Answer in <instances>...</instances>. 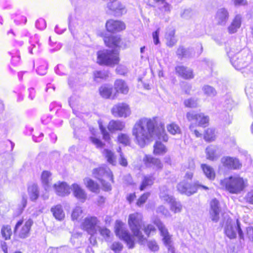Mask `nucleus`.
Wrapping results in <instances>:
<instances>
[{"label":"nucleus","mask_w":253,"mask_h":253,"mask_svg":"<svg viewBox=\"0 0 253 253\" xmlns=\"http://www.w3.org/2000/svg\"><path fill=\"white\" fill-rule=\"evenodd\" d=\"M230 62L233 67L237 70H241L247 67L251 63L252 57L248 50H243L235 54L232 50L227 52Z\"/></svg>","instance_id":"4"},{"label":"nucleus","mask_w":253,"mask_h":253,"mask_svg":"<svg viewBox=\"0 0 253 253\" xmlns=\"http://www.w3.org/2000/svg\"><path fill=\"white\" fill-rule=\"evenodd\" d=\"M72 189L74 196L81 202H84L86 199V194L84 191L76 183L72 184Z\"/></svg>","instance_id":"24"},{"label":"nucleus","mask_w":253,"mask_h":253,"mask_svg":"<svg viewBox=\"0 0 253 253\" xmlns=\"http://www.w3.org/2000/svg\"><path fill=\"white\" fill-rule=\"evenodd\" d=\"M186 107L189 108H196L198 106V99L194 98H191L186 99L184 102Z\"/></svg>","instance_id":"52"},{"label":"nucleus","mask_w":253,"mask_h":253,"mask_svg":"<svg viewBox=\"0 0 253 253\" xmlns=\"http://www.w3.org/2000/svg\"><path fill=\"white\" fill-rule=\"evenodd\" d=\"M36 26L40 30H43L46 27L45 21L42 18L37 20L36 22Z\"/></svg>","instance_id":"58"},{"label":"nucleus","mask_w":253,"mask_h":253,"mask_svg":"<svg viewBox=\"0 0 253 253\" xmlns=\"http://www.w3.org/2000/svg\"><path fill=\"white\" fill-rule=\"evenodd\" d=\"M170 210L174 213L180 212L182 209V206L179 202L175 201L173 199L172 202H170Z\"/></svg>","instance_id":"47"},{"label":"nucleus","mask_w":253,"mask_h":253,"mask_svg":"<svg viewBox=\"0 0 253 253\" xmlns=\"http://www.w3.org/2000/svg\"><path fill=\"white\" fill-rule=\"evenodd\" d=\"M121 151V147H119L118 149H117V151L120 153V158L119 159V163L121 165L126 167L127 165V162L126 159L123 156V154Z\"/></svg>","instance_id":"59"},{"label":"nucleus","mask_w":253,"mask_h":253,"mask_svg":"<svg viewBox=\"0 0 253 253\" xmlns=\"http://www.w3.org/2000/svg\"><path fill=\"white\" fill-rule=\"evenodd\" d=\"M104 41L105 44L110 47H117L120 42L121 39L118 36H110L105 37Z\"/></svg>","instance_id":"27"},{"label":"nucleus","mask_w":253,"mask_h":253,"mask_svg":"<svg viewBox=\"0 0 253 253\" xmlns=\"http://www.w3.org/2000/svg\"><path fill=\"white\" fill-rule=\"evenodd\" d=\"M207 158L214 161L220 157L221 153L219 148L214 145H210L206 149Z\"/></svg>","instance_id":"19"},{"label":"nucleus","mask_w":253,"mask_h":253,"mask_svg":"<svg viewBox=\"0 0 253 253\" xmlns=\"http://www.w3.org/2000/svg\"><path fill=\"white\" fill-rule=\"evenodd\" d=\"M103 155L106 158L107 161L112 165H115L116 163L114 154L110 150L105 149L103 152Z\"/></svg>","instance_id":"45"},{"label":"nucleus","mask_w":253,"mask_h":253,"mask_svg":"<svg viewBox=\"0 0 253 253\" xmlns=\"http://www.w3.org/2000/svg\"><path fill=\"white\" fill-rule=\"evenodd\" d=\"M220 208L219 201L216 199H212L210 203V215L213 221L217 222L219 218Z\"/></svg>","instance_id":"16"},{"label":"nucleus","mask_w":253,"mask_h":253,"mask_svg":"<svg viewBox=\"0 0 253 253\" xmlns=\"http://www.w3.org/2000/svg\"><path fill=\"white\" fill-rule=\"evenodd\" d=\"M89 130L90 132L91 133L92 136H90L89 139L91 142L97 148H102L103 146V143L101 141L96 138V130L95 128L93 127H90Z\"/></svg>","instance_id":"36"},{"label":"nucleus","mask_w":253,"mask_h":253,"mask_svg":"<svg viewBox=\"0 0 253 253\" xmlns=\"http://www.w3.org/2000/svg\"><path fill=\"white\" fill-rule=\"evenodd\" d=\"M116 72L121 75H125L127 72V69L125 66L120 65H119L116 69Z\"/></svg>","instance_id":"61"},{"label":"nucleus","mask_w":253,"mask_h":253,"mask_svg":"<svg viewBox=\"0 0 253 253\" xmlns=\"http://www.w3.org/2000/svg\"><path fill=\"white\" fill-rule=\"evenodd\" d=\"M115 88L117 92L126 94L128 91L127 85L122 80H117L115 83Z\"/></svg>","instance_id":"30"},{"label":"nucleus","mask_w":253,"mask_h":253,"mask_svg":"<svg viewBox=\"0 0 253 253\" xmlns=\"http://www.w3.org/2000/svg\"><path fill=\"white\" fill-rule=\"evenodd\" d=\"M97 221L96 217L87 216L84 219L81 226L83 229L86 230L89 234L92 235L95 232Z\"/></svg>","instance_id":"13"},{"label":"nucleus","mask_w":253,"mask_h":253,"mask_svg":"<svg viewBox=\"0 0 253 253\" xmlns=\"http://www.w3.org/2000/svg\"><path fill=\"white\" fill-rule=\"evenodd\" d=\"M142 219V215L139 212H134L129 215L128 224L133 235L130 234L124 223L119 220L116 221L115 228L116 235L124 240L129 249L134 247V237L137 239L138 243L141 245L144 244L146 241V238L140 231Z\"/></svg>","instance_id":"2"},{"label":"nucleus","mask_w":253,"mask_h":253,"mask_svg":"<svg viewBox=\"0 0 253 253\" xmlns=\"http://www.w3.org/2000/svg\"><path fill=\"white\" fill-rule=\"evenodd\" d=\"M125 126V124L123 122L120 120H111L108 125V128L110 131L113 132L117 130H122Z\"/></svg>","instance_id":"28"},{"label":"nucleus","mask_w":253,"mask_h":253,"mask_svg":"<svg viewBox=\"0 0 253 253\" xmlns=\"http://www.w3.org/2000/svg\"><path fill=\"white\" fill-rule=\"evenodd\" d=\"M120 61L117 50H102L97 52L96 62L100 65L113 67Z\"/></svg>","instance_id":"5"},{"label":"nucleus","mask_w":253,"mask_h":253,"mask_svg":"<svg viewBox=\"0 0 253 253\" xmlns=\"http://www.w3.org/2000/svg\"><path fill=\"white\" fill-rule=\"evenodd\" d=\"M9 53L11 55V63L14 65H17L20 61V57L17 51L14 52H10Z\"/></svg>","instance_id":"54"},{"label":"nucleus","mask_w":253,"mask_h":253,"mask_svg":"<svg viewBox=\"0 0 253 253\" xmlns=\"http://www.w3.org/2000/svg\"><path fill=\"white\" fill-rule=\"evenodd\" d=\"M220 185L231 194L240 193L246 187V181L239 175L231 176L220 180Z\"/></svg>","instance_id":"3"},{"label":"nucleus","mask_w":253,"mask_h":253,"mask_svg":"<svg viewBox=\"0 0 253 253\" xmlns=\"http://www.w3.org/2000/svg\"><path fill=\"white\" fill-rule=\"evenodd\" d=\"M55 218L59 220H62L65 217V213L60 205H57L51 209Z\"/></svg>","instance_id":"33"},{"label":"nucleus","mask_w":253,"mask_h":253,"mask_svg":"<svg viewBox=\"0 0 253 253\" xmlns=\"http://www.w3.org/2000/svg\"><path fill=\"white\" fill-rule=\"evenodd\" d=\"M245 198L247 202L253 204V188L247 193Z\"/></svg>","instance_id":"64"},{"label":"nucleus","mask_w":253,"mask_h":253,"mask_svg":"<svg viewBox=\"0 0 253 253\" xmlns=\"http://www.w3.org/2000/svg\"><path fill=\"white\" fill-rule=\"evenodd\" d=\"M177 188L179 192L187 196H190L194 194L199 188H202L205 190L209 189L208 187L200 184L199 182H196L193 185H191L185 180L180 182L177 185Z\"/></svg>","instance_id":"7"},{"label":"nucleus","mask_w":253,"mask_h":253,"mask_svg":"<svg viewBox=\"0 0 253 253\" xmlns=\"http://www.w3.org/2000/svg\"><path fill=\"white\" fill-rule=\"evenodd\" d=\"M143 230L147 237H149L151 234H153L156 231L155 227L152 224H148L144 226Z\"/></svg>","instance_id":"55"},{"label":"nucleus","mask_w":253,"mask_h":253,"mask_svg":"<svg viewBox=\"0 0 253 253\" xmlns=\"http://www.w3.org/2000/svg\"><path fill=\"white\" fill-rule=\"evenodd\" d=\"M160 198L168 203L172 202L174 199L173 197L169 194V191L166 186H163L160 188Z\"/></svg>","instance_id":"29"},{"label":"nucleus","mask_w":253,"mask_h":253,"mask_svg":"<svg viewBox=\"0 0 253 253\" xmlns=\"http://www.w3.org/2000/svg\"><path fill=\"white\" fill-rule=\"evenodd\" d=\"M193 51L191 48H186L183 46H179L176 51V55L180 59L188 58L190 56Z\"/></svg>","instance_id":"34"},{"label":"nucleus","mask_w":253,"mask_h":253,"mask_svg":"<svg viewBox=\"0 0 253 253\" xmlns=\"http://www.w3.org/2000/svg\"><path fill=\"white\" fill-rule=\"evenodd\" d=\"M147 245L149 249L152 252H157L159 250V247L155 240L148 241Z\"/></svg>","instance_id":"53"},{"label":"nucleus","mask_w":253,"mask_h":253,"mask_svg":"<svg viewBox=\"0 0 253 253\" xmlns=\"http://www.w3.org/2000/svg\"><path fill=\"white\" fill-rule=\"evenodd\" d=\"M27 203V196L26 194L23 193L21 195L20 203L18 206V214H21L26 208Z\"/></svg>","instance_id":"46"},{"label":"nucleus","mask_w":253,"mask_h":253,"mask_svg":"<svg viewBox=\"0 0 253 253\" xmlns=\"http://www.w3.org/2000/svg\"><path fill=\"white\" fill-rule=\"evenodd\" d=\"M241 16L239 14L236 15L228 28L229 33L230 34H234L237 32L241 27Z\"/></svg>","instance_id":"25"},{"label":"nucleus","mask_w":253,"mask_h":253,"mask_svg":"<svg viewBox=\"0 0 253 253\" xmlns=\"http://www.w3.org/2000/svg\"><path fill=\"white\" fill-rule=\"evenodd\" d=\"M23 219L19 220L14 228V232L17 233L21 238H26L29 236L31 226L33 224V220L29 218L25 221L20 230L18 231L19 228L23 224Z\"/></svg>","instance_id":"9"},{"label":"nucleus","mask_w":253,"mask_h":253,"mask_svg":"<svg viewBox=\"0 0 253 253\" xmlns=\"http://www.w3.org/2000/svg\"><path fill=\"white\" fill-rule=\"evenodd\" d=\"M109 77V72L106 71H95L93 72L94 81L99 82L102 80H105Z\"/></svg>","instance_id":"40"},{"label":"nucleus","mask_w":253,"mask_h":253,"mask_svg":"<svg viewBox=\"0 0 253 253\" xmlns=\"http://www.w3.org/2000/svg\"><path fill=\"white\" fill-rule=\"evenodd\" d=\"M157 212L161 213L162 215L168 217L170 216V213L168 209H166L163 206H159L157 209Z\"/></svg>","instance_id":"56"},{"label":"nucleus","mask_w":253,"mask_h":253,"mask_svg":"<svg viewBox=\"0 0 253 253\" xmlns=\"http://www.w3.org/2000/svg\"><path fill=\"white\" fill-rule=\"evenodd\" d=\"M157 117L140 119L135 124L132 132L135 142L142 148L148 144L153 138H158V140L154 145L153 152L155 155H163L167 152V149L160 140L166 142L168 137L166 133L164 124L160 123L157 125Z\"/></svg>","instance_id":"1"},{"label":"nucleus","mask_w":253,"mask_h":253,"mask_svg":"<svg viewBox=\"0 0 253 253\" xmlns=\"http://www.w3.org/2000/svg\"><path fill=\"white\" fill-rule=\"evenodd\" d=\"M166 39L167 40V44L169 47L173 46L177 42L175 37H166Z\"/></svg>","instance_id":"63"},{"label":"nucleus","mask_w":253,"mask_h":253,"mask_svg":"<svg viewBox=\"0 0 253 253\" xmlns=\"http://www.w3.org/2000/svg\"><path fill=\"white\" fill-rule=\"evenodd\" d=\"M241 239H244V235L240 228L238 219L236 220V223L233 222L231 220H228L227 224L225 227V233L230 239H234L236 237L237 233Z\"/></svg>","instance_id":"8"},{"label":"nucleus","mask_w":253,"mask_h":253,"mask_svg":"<svg viewBox=\"0 0 253 253\" xmlns=\"http://www.w3.org/2000/svg\"><path fill=\"white\" fill-rule=\"evenodd\" d=\"M216 137L215 129L208 128L204 133V139L206 141L211 142L215 140Z\"/></svg>","instance_id":"44"},{"label":"nucleus","mask_w":253,"mask_h":253,"mask_svg":"<svg viewBox=\"0 0 253 253\" xmlns=\"http://www.w3.org/2000/svg\"><path fill=\"white\" fill-rule=\"evenodd\" d=\"M154 178L152 175L144 176L141 184L140 186L141 191L144 190L147 186H151L154 182Z\"/></svg>","instance_id":"41"},{"label":"nucleus","mask_w":253,"mask_h":253,"mask_svg":"<svg viewBox=\"0 0 253 253\" xmlns=\"http://www.w3.org/2000/svg\"><path fill=\"white\" fill-rule=\"evenodd\" d=\"M83 23V18L79 12L76 11L73 15L69 17V28L74 36L75 29L81 27Z\"/></svg>","instance_id":"12"},{"label":"nucleus","mask_w":253,"mask_h":253,"mask_svg":"<svg viewBox=\"0 0 253 253\" xmlns=\"http://www.w3.org/2000/svg\"><path fill=\"white\" fill-rule=\"evenodd\" d=\"M143 162L147 167L155 169H161L163 167V165L159 159L150 155H146L143 158Z\"/></svg>","instance_id":"18"},{"label":"nucleus","mask_w":253,"mask_h":253,"mask_svg":"<svg viewBox=\"0 0 253 253\" xmlns=\"http://www.w3.org/2000/svg\"><path fill=\"white\" fill-rule=\"evenodd\" d=\"M113 90L112 86L110 85L105 84L101 86L99 89L100 95L105 98H114V97H112V92Z\"/></svg>","instance_id":"31"},{"label":"nucleus","mask_w":253,"mask_h":253,"mask_svg":"<svg viewBox=\"0 0 253 253\" xmlns=\"http://www.w3.org/2000/svg\"><path fill=\"white\" fill-rule=\"evenodd\" d=\"M30 199L32 201L36 200L39 197V192L36 184H32L28 189Z\"/></svg>","instance_id":"38"},{"label":"nucleus","mask_w":253,"mask_h":253,"mask_svg":"<svg viewBox=\"0 0 253 253\" xmlns=\"http://www.w3.org/2000/svg\"><path fill=\"white\" fill-rule=\"evenodd\" d=\"M176 73L181 77L185 79H191L194 78L193 71L183 66H178L175 67Z\"/></svg>","instance_id":"20"},{"label":"nucleus","mask_w":253,"mask_h":253,"mask_svg":"<svg viewBox=\"0 0 253 253\" xmlns=\"http://www.w3.org/2000/svg\"><path fill=\"white\" fill-rule=\"evenodd\" d=\"M167 129L169 132L172 134H178L180 132L179 126L174 123H172L168 126Z\"/></svg>","instance_id":"51"},{"label":"nucleus","mask_w":253,"mask_h":253,"mask_svg":"<svg viewBox=\"0 0 253 253\" xmlns=\"http://www.w3.org/2000/svg\"><path fill=\"white\" fill-rule=\"evenodd\" d=\"M186 117L189 122L195 121V125L205 127L208 124L209 118L204 113H196L190 111L186 113Z\"/></svg>","instance_id":"10"},{"label":"nucleus","mask_w":253,"mask_h":253,"mask_svg":"<svg viewBox=\"0 0 253 253\" xmlns=\"http://www.w3.org/2000/svg\"><path fill=\"white\" fill-rule=\"evenodd\" d=\"M38 67L37 68V72L40 75H44L46 73L47 71V63L45 61L40 59L38 61Z\"/></svg>","instance_id":"39"},{"label":"nucleus","mask_w":253,"mask_h":253,"mask_svg":"<svg viewBox=\"0 0 253 253\" xmlns=\"http://www.w3.org/2000/svg\"><path fill=\"white\" fill-rule=\"evenodd\" d=\"M202 89L204 92V95H206L207 97L212 98L214 97L217 94V92L215 88L209 85H204L202 87Z\"/></svg>","instance_id":"37"},{"label":"nucleus","mask_w":253,"mask_h":253,"mask_svg":"<svg viewBox=\"0 0 253 253\" xmlns=\"http://www.w3.org/2000/svg\"><path fill=\"white\" fill-rule=\"evenodd\" d=\"M118 140L119 143L124 145H127L130 143V139L128 135L125 133L120 134L118 136Z\"/></svg>","instance_id":"50"},{"label":"nucleus","mask_w":253,"mask_h":253,"mask_svg":"<svg viewBox=\"0 0 253 253\" xmlns=\"http://www.w3.org/2000/svg\"><path fill=\"white\" fill-rule=\"evenodd\" d=\"M41 180L42 186L45 191L49 190L51 188V173L48 171H43L41 175Z\"/></svg>","instance_id":"26"},{"label":"nucleus","mask_w":253,"mask_h":253,"mask_svg":"<svg viewBox=\"0 0 253 253\" xmlns=\"http://www.w3.org/2000/svg\"><path fill=\"white\" fill-rule=\"evenodd\" d=\"M1 233L2 237L4 238L5 240L9 239L12 234V231L10 226H3L1 229Z\"/></svg>","instance_id":"48"},{"label":"nucleus","mask_w":253,"mask_h":253,"mask_svg":"<svg viewBox=\"0 0 253 253\" xmlns=\"http://www.w3.org/2000/svg\"><path fill=\"white\" fill-rule=\"evenodd\" d=\"M30 45L29 46V51L31 54H37L41 50V44L39 43V39L38 35H35L31 38Z\"/></svg>","instance_id":"21"},{"label":"nucleus","mask_w":253,"mask_h":253,"mask_svg":"<svg viewBox=\"0 0 253 253\" xmlns=\"http://www.w3.org/2000/svg\"><path fill=\"white\" fill-rule=\"evenodd\" d=\"M202 170L206 176L210 180H213L215 176V173L213 169L207 164H202L201 166Z\"/></svg>","instance_id":"32"},{"label":"nucleus","mask_w":253,"mask_h":253,"mask_svg":"<svg viewBox=\"0 0 253 253\" xmlns=\"http://www.w3.org/2000/svg\"><path fill=\"white\" fill-rule=\"evenodd\" d=\"M160 28H158L157 30L155 32H154L152 33V37L153 39V42L155 45H158L160 43V41H159V33H160Z\"/></svg>","instance_id":"62"},{"label":"nucleus","mask_w":253,"mask_h":253,"mask_svg":"<svg viewBox=\"0 0 253 253\" xmlns=\"http://www.w3.org/2000/svg\"><path fill=\"white\" fill-rule=\"evenodd\" d=\"M86 187L93 192H98L99 190V186L95 183L92 180L89 178H86L84 180Z\"/></svg>","instance_id":"42"},{"label":"nucleus","mask_w":253,"mask_h":253,"mask_svg":"<svg viewBox=\"0 0 253 253\" xmlns=\"http://www.w3.org/2000/svg\"><path fill=\"white\" fill-rule=\"evenodd\" d=\"M150 193L149 192L143 194L138 200L137 202V205L140 206L143 205L149 197Z\"/></svg>","instance_id":"57"},{"label":"nucleus","mask_w":253,"mask_h":253,"mask_svg":"<svg viewBox=\"0 0 253 253\" xmlns=\"http://www.w3.org/2000/svg\"><path fill=\"white\" fill-rule=\"evenodd\" d=\"M122 244L118 242L113 243L112 245L111 249L115 252L117 253L120 252L123 249Z\"/></svg>","instance_id":"60"},{"label":"nucleus","mask_w":253,"mask_h":253,"mask_svg":"<svg viewBox=\"0 0 253 253\" xmlns=\"http://www.w3.org/2000/svg\"><path fill=\"white\" fill-rule=\"evenodd\" d=\"M223 166L228 169H239L241 164L238 159L230 157H223L221 159Z\"/></svg>","instance_id":"17"},{"label":"nucleus","mask_w":253,"mask_h":253,"mask_svg":"<svg viewBox=\"0 0 253 253\" xmlns=\"http://www.w3.org/2000/svg\"><path fill=\"white\" fill-rule=\"evenodd\" d=\"M107 7L117 16H121L126 12L125 7L119 1H110L107 3Z\"/></svg>","instance_id":"14"},{"label":"nucleus","mask_w":253,"mask_h":253,"mask_svg":"<svg viewBox=\"0 0 253 253\" xmlns=\"http://www.w3.org/2000/svg\"><path fill=\"white\" fill-rule=\"evenodd\" d=\"M229 18L228 10L225 8H221L218 9L215 19L219 24L225 25Z\"/></svg>","instance_id":"23"},{"label":"nucleus","mask_w":253,"mask_h":253,"mask_svg":"<svg viewBox=\"0 0 253 253\" xmlns=\"http://www.w3.org/2000/svg\"><path fill=\"white\" fill-rule=\"evenodd\" d=\"M92 173L94 177L100 181L105 191H109L111 189L110 184L107 181H113V174L109 168L102 167L95 169Z\"/></svg>","instance_id":"6"},{"label":"nucleus","mask_w":253,"mask_h":253,"mask_svg":"<svg viewBox=\"0 0 253 253\" xmlns=\"http://www.w3.org/2000/svg\"><path fill=\"white\" fill-rule=\"evenodd\" d=\"M56 193L61 196H65L70 193V188L65 182H58L54 185Z\"/></svg>","instance_id":"22"},{"label":"nucleus","mask_w":253,"mask_h":253,"mask_svg":"<svg viewBox=\"0 0 253 253\" xmlns=\"http://www.w3.org/2000/svg\"><path fill=\"white\" fill-rule=\"evenodd\" d=\"M98 123L99 125L100 131L103 135V139L106 141H109V140L110 139V134L108 133V132L106 130L105 127L103 126L101 120H99L98 121Z\"/></svg>","instance_id":"49"},{"label":"nucleus","mask_w":253,"mask_h":253,"mask_svg":"<svg viewBox=\"0 0 253 253\" xmlns=\"http://www.w3.org/2000/svg\"><path fill=\"white\" fill-rule=\"evenodd\" d=\"M157 4V7L160 11L159 14L164 15L170 11V5L166 1V0H161Z\"/></svg>","instance_id":"35"},{"label":"nucleus","mask_w":253,"mask_h":253,"mask_svg":"<svg viewBox=\"0 0 253 253\" xmlns=\"http://www.w3.org/2000/svg\"><path fill=\"white\" fill-rule=\"evenodd\" d=\"M106 27L109 32H118L125 30L126 25L122 21L110 19L106 22Z\"/></svg>","instance_id":"15"},{"label":"nucleus","mask_w":253,"mask_h":253,"mask_svg":"<svg viewBox=\"0 0 253 253\" xmlns=\"http://www.w3.org/2000/svg\"><path fill=\"white\" fill-rule=\"evenodd\" d=\"M82 214V208L81 207L77 206L73 210L71 214L72 219L73 221H78L83 217Z\"/></svg>","instance_id":"43"},{"label":"nucleus","mask_w":253,"mask_h":253,"mask_svg":"<svg viewBox=\"0 0 253 253\" xmlns=\"http://www.w3.org/2000/svg\"><path fill=\"white\" fill-rule=\"evenodd\" d=\"M115 117L126 118L130 114V111L127 104L124 103H118L113 106L111 110Z\"/></svg>","instance_id":"11"}]
</instances>
